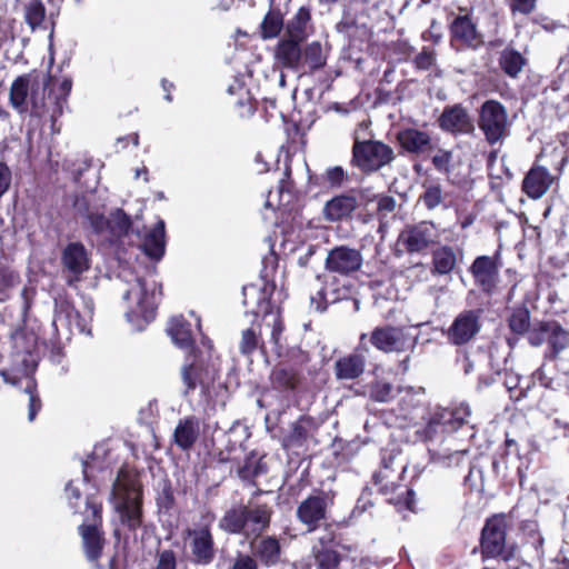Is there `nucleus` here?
Instances as JSON below:
<instances>
[{"instance_id": "nucleus-13", "label": "nucleus", "mask_w": 569, "mask_h": 569, "mask_svg": "<svg viewBox=\"0 0 569 569\" xmlns=\"http://www.w3.org/2000/svg\"><path fill=\"white\" fill-rule=\"evenodd\" d=\"M370 342L383 352H401L413 349L417 337L411 336L403 328L385 326L378 327L371 332Z\"/></svg>"}, {"instance_id": "nucleus-31", "label": "nucleus", "mask_w": 569, "mask_h": 569, "mask_svg": "<svg viewBox=\"0 0 569 569\" xmlns=\"http://www.w3.org/2000/svg\"><path fill=\"white\" fill-rule=\"evenodd\" d=\"M358 207V200L350 194H341L329 200L323 209L325 217L329 221L341 220L351 214Z\"/></svg>"}, {"instance_id": "nucleus-55", "label": "nucleus", "mask_w": 569, "mask_h": 569, "mask_svg": "<svg viewBox=\"0 0 569 569\" xmlns=\"http://www.w3.org/2000/svg\"><path fill=\"white\" fill-rule=\"evenodd\" d=\"M347 179V172L340 166L328 168L325 173V180L331 188H339Z\"/></svg>"}, {"instance_id": "nucleus-32", "label": "nucleus", "mask_w": 569, "mask_h": 569, "mask_svg": "<svg viewBox=\"0 0 569 569\" xmlns=\"http://www.w3.org/2000/svg\"><path fill=\"white\" fill-rule=\"evenodd\" d=\"M164 221L159 220L157 224L150 230L141 243L143 252L151 259L158 261L164 254L166 240H164Z\"/></svg>"}, {"instance_id": "nucleus-12", "label": "nucleus", "mask_w": 569, "mask_h": 569, "mask_svg": "<svg viewBox=\"0 0 569 569\" xmlns=\"http://www.w3.org/2000/svg\"><path fill=\"white\" fill-rule=\"evenodd\" d=\"M333 500L335 492L332 490H316L299 503L296 515L298 520L307 526L308 532L315 531L326 519Z\"/></svg>"}, {"instance_id": "nucleus-35", "label": "nucleus", "mask_w": 569, "mask_h": 569, "mask_svg": "<svg viewBox=\"0 0 569 569\" xmlns=\"http://www.w3.org/2000/svg\"><path fill=\"white\" fill-rule=\"evenodd\" d=\"M181 376L186 385V393L196 389L198 385H209L213 379L209 371L202 368V365L197 360L196 356L190 363L183 366Z\"/></svg>"}, {"instance_id": "nucleus-63", "label": "nucleus", "mask_w": 569, "mask_h": 569, "mask_svg": "<svg viewBox=\"0 0 569 569\" xmlns=\"http://www.w3.org/2000/svg\"><path fill=\"white\" fill-rule=\"evenodd\" d=\"M533 378L538 380L541 386L552 388V379L546 376L543 367H540L535 371Z\"/></svg>"}, {"instance_id": "nucleus-40", "label": "nucleus", "mask_w": 569, "mask_h": 569, "mask_svg": "<svg viewBox=\"0 0 569 569\" xmlns=\"http://www.w3.org/2000/svg\"><path fill=\"white\" fill-rule=\"evenodd\" d=\"M310 20V12L305 7H301L292 20L289 21L286 28V37L305 41L307 38V24Z\"/></svg>"}, {"instance_id": "nucleus-18", "label": "nucleus", "mask_w": 569, "mask_h": 569, "mask_svg": "<svg viewBox=\"0 0 569 569\" xmlns=\"http://www.w3.org/2000/svg\"><path fill=\"white\" fill-rule=\"evenodd\" d=\"M441 130L451 134H469L475 126L467 109L461 104L447 106L438 119Z\"/></svg>"}, {"instance_id": "nucleus-44", "label": "nucleus", "mask_w": 569, "mask_h": 569, "mask_svg": "<svg viewBox=\"0 0 569 569\" xmlns=\"http://www.w3.org/2000/svg\"><path fill=\"white\" fill-rule=\"evenodd\" d=\"M425 191L420 196V200L425 207L429 210H433L439 207L443 201L442 188L439 183L427 181L423 183Z\"/></svg>"}, {"instance_id": "nucleus-62", "label": "nucleus", "mask_w": 569, "mask_h": 569, "mask_svg": "<svg viewBox=\"0 0 569 569\" xmlns=\"http://www.w3.org/2000/svg\"><path fill=\"white\" fill-rule=\"evenodd\" d=\"M318 247L315 244H308L303 252L298 257V264L300 267H307L310 258L316 253Z\"/></svg>"}, {"instance_id": "nucleus-52", "label": "nucleus", "mask_w": 569, "mask_h": 569, "mask_svg": "<svg viewBox=\"0 0 569 569\" xmlns=\"http://www.w3.org/2000/svg\"><path fill=\"white\" fill-rule=\"evenodd\" d=\"M529 325L530 316L527 309L516 310L509 319V327L515 333L521 335L526 332L529 329Z\"/></svg>"}, {"instance_id": "nucleus-38", "label": "nucleus", "mask_w": 569, "mask_h": 569, "mask_svg": "<svg viewBox=\"0 0 569 569\" xmlns=\"http://www.w3.org/2000/svg\"><path fill=\"white\" fill-rule=\"evenodd\" d=\"M526 64L523 56L512 48H506L499 57V66L502 71L511 77L517 78Z\"/></svg>"}, {"instance_id": "nucleus-2", "label": "nucleus", "mask_w": 569, "mask_h": 569, "mask_svg": "<svg viewBox=\"0 0 569 569\" xmlns=\"http://www.w3.org/2000/svg\"><path fill=\"white\" fill-rule=\"evenodd\" d=\"M112 497L121 525L136 531L142 525V491L138 476L120 470L113 482Z\"/></svg>"}, {"instance_id": "nucleus-20", "label": "nucleus", "mask_w": 569, "mask_h": 569, "mask_svg": "<svg viewBox=\"0 0 569 569\" xmlns=\"http://www.w3.org/2000/svg\"><path fill=\"white\" fill-rule=\"evenodd\" d=\"M427 441L431 462L445 468L460 466L468 455L467 449H457L452 446L451 437L442 439L440 443L437 440Z\"/></svg>"}, {"instance_id": "nucleus-46", "label": "nucleus", "mask_w": 569, "mask_h": 569, "mask_svg": "<svg viewBox=\"0 0 569 569\" xmlns=\"http://www.w3.org/2000/svg\"><path fill=\"white\" fill-rule=\"evenodd\" d=\"M46 17L42 0H30L24 7V20L32 30L41 26Z\"/></svg>"}, {"instance_id": "nucleus-50", "label": "nucleus", "mask_w": 569, "mask_h": 569, "mask_svg": "<svg viewBox=\"0 0 569 569\" xmlns=\"http://www.w3.org/2000/svg\"><path fill=\"white\" fill-rule=\"evenodd\" d=\"M549 345L552 348L553 357L569 347V332L560 326L550 327Z\"/></svg>"}, {"instance_id": "nucleus-51", "label": "nucleus", "mask_w": 569, "mask_h": 569, "mask_svg": "<svg viewBox=\"0 0 569 569\" xmlns=\"http://www.w3.org/2000/svg\"><path fill=\"white\" fill-rule=\"evenodd\" d=\"M397 208V201L391 196H379L377 198V214L380 220L379 232L387 226L385 219L388 214L393 213Z\"/></svg>"}, {"instance_id": "nucleus-7", "label": "nucleus", "mask_w": 569, "mask_h": 569, "mask_svg": "<svg viewBox=\"0 0 569 569\" xmlns=\"http://www.w3.org/2000/svg\"><path fill=\"white\" fill-rule=\"evenodd\" d=\"M510 126L508 111L501 102L490 99L480 106L478 128L490 146L507 139L510 136Z\"/></svg>"}, {"instance_id": "nucleus-42", "label": "nucleus", "mask_w": 569, "mask_h": 569, "mask_svg": "<svg viewBox=\"0 0 569 569\" xmlns=\"http://www.w3.org/2000/svg\"><path fill=\"white\" fill-rule=\"evenodd\" d=\"M261 331L254 326L246 329L241 333L239 349L242 355L249 356L257 349H263V341L260 338Z\"/></svg>"}, {"instance_id": "nucleus-11", "label": "nucleus", "mask_w": 569, "mask_h": 569, "mask_svg": "<svg viewBox=\"0 0 569 569\" xmlns=\"http://www.w3.org/2000/svg\"><path fill=\"white\" fill-rule=\"evenodd\" d=\"M470 415L471 409L465 402L453 408H438L426 426V440H437L442 433L455 432L462 425L468 423Z\"/></svg>"}, {"instance_id": "nucleus-6", "label": "nucleus", "mask_w": 569, "mask_h": 569, "mask_svg": "<svg viewBox=\"0 0 569 569\" xmlns=\"http://www.w3.org/2000/svg\"><path fill=\"white\" fill-rule=\"evenodd\" d=\"M213 519L214 516L208 513L202 522L187 528L183 532L189 560L196 566H209L216 558L217 548L211 531Z\"/></svg>"}, {"instance_id": "nucleus-41", "label": "nucleus", "mask_w": 569, "mask_h": 569, "mask_svg": "<svg viewBox=\"0 0 569 569\" xmlns=\"http://www.w3.org/2000/svg\"><path fill=\"white\" fill-rule=\"evenodd\" d=\"M109 224L110 227H108L106 237L108 240L112 241L126 236L129 232L131 220L123 210L117 209L110 214Z\"/></svg>"}, {"instance_id": "nucleus-1", "label": "nucleus", "mask_w": 569, "mask_h": 569, "mask_svg": "<svg viewBox=\"0 0 569 569\" xmlns=\"http://www.w3.org/2000/svg\"><path fill=\"white\" fill-rule=\"evenodd\" d=\"M122 300L127 305L126 316L129 321L140 317L149 322L154 319L159 301L156 283H149L133 271L123 269L120 274Z\"/></svg>"}, {"instance_id": "nucleus-23", "label": "nucleus", "mask_w": 569, "mask_h": 569, "mask_svg": "<svg viewBox=\"0 0 569 569\" xmlns=\"http://www.w3.org/2000/svg\"><path fill=\"white\" fill-rule=\"evenodd\" d=\"M91 197L78 198L74 202L76 211L86 219L96 234L107 236L108 227H110L109 218L104 216L102 210L92 204Z\"/></svg>"}, {"instance_id": "nucleus-36", "label": "nucleus", "mask_w": 569, "mask_h": 569, "mask_svg": "<svg viewBox=\"0 0 569 569\" xmlns=\"http://www.w3.org/2000/svg\"><path fill=\"white\" fill-rule=\"evenodd\" d=\"M167 331L178 347L190 352L193 351V337L190 323H188L183 317L178 316L171 318Z\"/></svg>"}, {"instance_id": "nucleus-48", "label": "nucleus", "mask_w": 569, "mask_h": 569, "mask_svg": "<svg viewBox=\"0 0 569 569\" xmlns=\"http://www.w3.org/2000/svg\"><path fill=\"white\" fill-rule=\"evenodd\" d=\"M72 81L69 78L63 79L58 88L59 93L54 96V103L52 110L50 112V117L56 119L61 116L63 112V108L67 106L68 97L71 92Z\"/></svg>"}, {"instance_id": "nucleus-53", "label": "nucleus", "mask_w": 569, "mask_h": 569, "mask_svg": "<svg viewBox=\"0 0 569 569\" xmlns=\"http://www.w3.org/2000/svg\"><path fill=\"white\" fill-rule=\"evenodd\" d=\"M338 300L336 291L329 292L325 287H321L316 296L310 297V305L316 311H323L329 302Z\"/></svg>"}, {"instance_id": "nucleus-9", "label": "nucleus", "mask_w": 569, "mask_h": 569, "mask_svg": "<svg viewBox=\"0 0 569 569\" xmlns=\"http://www.w3.org/2000/svg\"><path fill=\"white\" fill-rule=\"evenodd\" d=\"M243 303L251 308V312L257 317L262 316V322L270 331V341L274 347H279L283 327L279 312L272 310L267 288L247 286L243 288Z\"/></svg>"}, {"instance_id": "nucleus-14", "label": "nucleus", "mask_w": 569, "mask_h": 569, "mask_svg": "<svg viewBox=\"0 0 569 569\" xmlns=\"http://www.w3.org/2000/svg\"><path fill=\"white\" fill-rule=\"evenodd\" d=\"M481 313L480 309L459 312L446 332L448 342L462 346L471 341L480 332Z\"/></svg>"}, {"instance_id": "nucleus-56", "label": "nucleus", "mask_w": 569, "mask_h": 569, "mask_svg": "<svg viewBox=\"0 0 569 569\" xmlns=\"http://www.w3.org/2000/svg\"><path fill=\"white\" fill-rule=\"evenodd\" d=\"M452 160V152L447 150H439L433 157H432V163L435 168L443 173H449L450 171V163Z\"/></svg>"}, {"instance_id": "nucleus-24", "label": "nucleus", "mask_w": 569, "mask_h": 569, "mask_svg": "<svg viewBox=\"0 0 569 569\" xmlns=\"http://www.w3.org/2000/svg\"><path fill=\"white\" fill-rule=\"evenodd\" d=\"M61 260L63 268L74 276L83 273L90 267L88 251L80 242L69 243L63 249Z\"/></svg>"}, {"instance_id": "nucleus-57", "label": "nucleus", "mask_w": 569, "mask_h": 569, "mask_svg": "<svg viewBox=\"0 0 569 569\" xmlns=\"http://www.w3.org/2000/svg\"><path fill=\"white\" fill-rule=\"evenodd\" d=\"M154 569H177V559L172 550H162L157 556Z\"/></svg>"}, {"instance_id": "nucleus-17", "label": "nucleus", "mask_w": 569, "mask_h": 569, "mask_svg": "<svg viewBox=\"0 0 569 569\" xmlns=\"http://www.w3.org/2000/svg\"><path fill=\"white\" fill-rule=\"evenodd\" d=\"M451 43L460 47L477 49L483 43V37L477 23L468 14L456 17L450 23Z\"/></svg>"}, {"instance_id": "nucleus-22", "label": "nucleus", "mask_w": 569, "mask_h": 569, "mask_svg": "<svg viewBox=\"0 0 569 569\" xmlns=\"http://www.w3.org/2000/svg\"><path fill=\"white\" fill-rule=\"evenodd\" d=\"M475 281L485 292L490 293L498 282L499 267L496 259L489 256L476 258L470 267Z\"/></svg>"}, {"instance_id": "nucleus-10", "label": "nucleus", "mask_w": 569, "mask_h": 569, "mask_svg": "<svg viewBox=\"0 0 569 569\" xmlns=\"http://www.w3.org/2000/svg\"><path fill=\"white\" fill-rule=\"evenodd\" d=\"M395 159L393 149L378 140L360 141L355 137L351 162L365 172L377 171Z\"/></svg>"}, {"instance_id": "nucleus-30", "label": "nucleus", "mask_w": 569, "mask_h": 569, "mask_svg": "<svg viewBox=\"0 0 569 569\" xmlns=\"http://www.w3.org/2000/svg\"><path fill=\"white\" fill-rule=\"evenodd\" d=\"M550 183V174L545 168H533L525 177L522 189L530 198L539 199L547 192Z\"/></svg>"}, {"instance_id": "nucleus-37", "label": "nucleus", "mask_w": 569, "mask_h": 569, "mask_svg": "<svg viewBox=\"0 0 569 569\" xmlns=\"http://www.w3.org/2000/svg\"><path fill=\"white\" fill-rule=\"evenodd\" d=\"M457 256L451 247L442 246L437 248L432 253L433 274H449L456 267Z\"/></svg>"}, {"instance_id": "nucleus-64", "label": "nucleus", "mask_w": 569, "mask_h": 569, "mask_svg": "<svg viewBox=\"0 0 569 569\" xmlns=\"http://www.w3.org/2000/svg\"><path fill=\"white\" fill-rule=\"evenodd\" d=\"M261 473L260 467L251 468L250 463H247L242 469H240V476L242 478L257 477Z\"/></svg>"}, {"instance_id": "nucleus-3", "label": "nucleus", "mask_w": 569, "mask_h": 569, "mask_svg": "<svg viewBox=\"0 0 569 569\" xmlns=\"http://www.w3.org/2000/svg\"><path fill=\"white\" fill-rule=\"evenodd\" d=\"M271 513L268 505H237L224 512L219 528L231 535L258 536L268 528Z\"/></svg>"}, {"instance_id": "nucleus-47", "label": "nucleus", "mask_w": 569, "mask_h": 569, "mask_svg": "<svg viewBox=\"0 0 569 569\" xmlns=\"http://www.w3.org/2000/svg\"><path fill=\"white\" fill-rule=\"evenodd\" d=\"M283 26L282 16L271 7L261 23V33L264 39L273 38L279 34Z\"/></svg>"}, {"instance_id": "nucleus-43", "label": "nucleus", "mask_w": 569, "mask_h": 569, "mask_svg": "<svg viewBox=\"0 0 569 569\" xmlns=\"http://www.w3.org/2000/svg\"><path fill=\"white\" fill-rule=\"evenodd\" d=\"M326 58L322 54V47L319 42L315 41L308 44L302 54L301 64L307 66L310 70H316L323 67Z\"/></svg>"}, {"instance_id": "nucleus-25", "label": "nucleus", "mask_w": 569, "mask_h": 569, "mask_svg": "<svg viewBox=\"0 0 569 569\" xmlns=\"http://www.w3.org/2000/svg\"><path fill=\"white\" fill-rule=\"evenodd\" d=\"M0 375L3 377L4 381L11 383L13 386L19 387L23 393L28 397L29 401V412L28 419L29 421H33L37 412L41 408V401L36 393L37 383L32 376L24 375L23 377L17 378L16 376H11L6 371H0Z\"/></svg>"}, {"instance_id": "nucleus-21", "label": "nucleus", "mask_w": 569, "mask_h": 569, "mask_svg": "<svg viewBox=\"0 0 569 569\" xmlns=\"http://www.w3.org/2000/svg\"><path fill=\"white\" fill-rule=\"evenodd\" d=\"M93 316V306L91 301H84L82 310L70 306L69 303L61 305L57 318L58 320L64 318L70 327V330L77 329L80 333L91 335V320Z\"/></svg>"}, {"instance_id": "nucleus-33", "label": "nucleus", "mask_w": 569, "mask_h": 569, "mask_svg": "<svg viewBox=\"0 0 569 569\" xmlns=\"http://www.w3.org/2000/svg\"><path fill=\"white\" fill-rule=\"evenodd\" d=\"M79 532L82 538L83 548L88 560H98L102 551L103 538L97 523L94 522L92 525H81L79 527Z\"/></svg>"}, {"instance_id": "nucleus-49", "label": "nucleus", "mask_w": 569, "mask_h": 569, "mask_svg": "<svg viewBox=\"0 0 569 569\" xmlns=\"http://www.w3.org/2000/svg\"><path fill=\"white\" fill-rule=\"evenodd\" d=\"M395 396L393 386L385 380H377L370 387V398L377 402H389Z\"/></svg>"}, {"instance_id": "nucleus-54", "label": "nucleus", "mask_w": 569, "mask_h": 569, "mask_svg": "<svg viewBox=\"0 0 569 569\" xmlns=\"http://www.w3.org/2000/svg\"><path fill=\"white\" fill-rule=\"evenodd\" d=\"M538 0H507V6L512 16H529L537 8Z\"/></svg>"}, {"instance_id": "nucleus-34", "label": "nucleus", "mask_w": 569, "mask_h": 569, "mask_svg": "<svg viewBox=\"0 0 569 569\" xmlns=\"http://www.w3.org/2000/svg\"><path fill=\"white\" fill-rule=\"evenodd\" d=\"M253 555L267 567L276 566L280 561L281 547L279 540L268 536L253 545Z\"/></svg>"}, {"instance_id": "nucleus-19", "label": "nucleus", "mask_w": 569, "mask_h": 569, "mask_svg": "<svg viewBox=\"0 0 569 569\" xmlns=\"http://www.w3.org/2000/svg\"><path fill=\"white\" fill-rule=\"evenodd\" d=\"M436 226L430 221H421L407 227L400 236L408 252H420L427 249L437 239Z\"/></svg>"}, {"instance_id": "nucleus-16", "label": "nucleus", "mask_w": 569, "mask_h": 569, "mask_svg": "<svg viewBox=\"0 0 569 569\" xmlns=\"http://www.w3.org/2000/svg\"><path fill=\"white\" fill-rule=\"evenodd\" d=\"M366 338L367 335L362 333L355 351L335 362V375L338 380H355L363 373L369 351L365 343Z\"/></svg>"}, {"instance_id": "nucleus-59", "label": "nucleus", "mask_w": 569, "mask_h": 569, "mask_svg": "<svg viewBox=\"0 0 569 569\" xmlns=\"http://www.w3.org/2000/svg\"><path fill=\"white\" fill-rule=\"evenodd\" d=\"M11 183V170L9 167L0 162V198L7 192Z\"/></svg>"}, {"instance_id": "nucleus-28", "label": "nucleus", "mask_w": 569, "mask_h": 569, "mask_svg": "<svg viewBox=\"0 0 569 569\" xmlns=\"http://www.w3.org/2000/svg\"><path fill=\"white\" fill-rule=\"evenodd\" d=\"M200 421L191 416L179 421L173 432L174 443L182 450L190 449L198 440Z\"/></svg>"}, {"instance_id": "nucleus-26", "label": "nucleus", "mask_w": 569, "mask_h": 569, "mask_svg": "<svg viewBox=\"0 0 569 569\" xmlns=\"http://www.w3.org/2000/svg\"><path fill=\"white\" fill-rule=\"evenodd\" d=\"M397 140L401 148L409 153H423L431 148V138L428 132L413 128L400 130Z\"/></svg>"}, {"instance_id": "nucleus-39", "label": "nucleus", "mask_w": 569, "mask_h": 569, "mask_svg": "<svg viewBox=\"0 0 569 569\" xmlns=\"http://www.w3.org/2000/svg\"><path fill=\"white\" fill-rule=\"evenodd\" d=\"M271 381L276 389L291 390L296 388L299 381V376L292 367L282 365L272 370Z\"/></svg>"}, {"instance_id": "nucleus-27", "label": "nucleus", "mask_w": 569, "mask_h": 569, "mask_svg": "<svg viewBox=\"0 0 569 569\" xmlns=\"http://www.w3.org/2000/svg\"><path fill=\"white\" fill-rule=\"evenodd\" d=\"M303 41L283 36L276 49V59L286 68L298 69L301 66Z\"/></svg>"}, {"instance_id": "nucleus-4", "label": "nucleus", "mask_w": 569, "mask_h": 569, "mask_svg": "<svg viewBox=\"0 0 569 569\" xmlns=\"http://www.w3.org/2000/svg\"><path fill=\"white\" fill-rule=\"evenodd\" d=\"M406 469L407 465L398 460L396 456H383L380 469L373 475V481L375 485L378 486L380 493L390 496L387 498L388 502L411 509L415 496L413 491L398 483V480L401 479Z\"/></svg>"}, {"instance_id": "nucleus-15", "label": "nucleus", "mask_w": 569, "mask_h": 569, "mask_svg": "<svg viewBox=\"0 0 569 569\" xmlns=\"http://www.w3.org/2000/svg\"><path fill=\"white\" fill-rule=\"evenodd\" d=\"M362 262L360 250L349 246H337L328 251L325 268L331 273L350 276L360 270Z\"/></svg>"}, {"instance_id": "nucleus-58", "label": "nucleus", "mask_w": 569, "mask_h": 569, "mask_svg": "<svg viewBox=\"0 0 569 569\" xmlns=\"http://www.w3.org/2000/svg\"><path fill=\"white\" fill-rule=\"evenodd\" d=\"M231 569H258V565L251 556L239 553Z\"/></svg>"}, {"instance_id": "nucleus-5", "label": "nucleus", "mask_w": 569, "mask_h": 569, "mask_svg": "<svg viewBox=\"0 0 569 569\" xmlns=\"http://www.w3.org/2000/svg\"><path fill=\"white\" fill-rule=\"evenodd\" d=\"M44 87L38 77L22 74L16 78L10 87L9 100L11 107L19 113L30 112L42 117L49 109L44 102Z\"/></svg>"}, {"instance_id": "nucleus-45", "label": "nucleus", "mask_w": 569, "mask_h": 569, "mask_svg": "<svg viewBox=\"0 0 569 569\" xmlns=\"http://www.w3.org/2000/svg\"><path fill=\"white\" fill-rule=\"evenodd\" d=\"M20 281L19 274L9 267L0 263V302H4L10 297V290Z\"/></svg>"}, {"instance_id": "nucleus-8", "label": "nucleus", "mask_w": 569, "mask_h": 569, "mask_svg": "<svg viewBox=\"0 0 569 569\" xmlns=\"http://www.w3.org/2000/svg\"><path fill=\"white\" fill-rule=\"evenodd\" d=\"M507 520L497 515L488 519L481 531V553L483 558H499L508 561L515 555V545L507 539Z\"/></svg>"}, {"instance_id": "nucleus-61", "label": "nucleus", "mask_w": 569, "mask_h": 569, "mask_svg": "<svg viewBox=\"0 0 569 569\" xmlns=\"http://www.w3.org/2000/svg\"><path fill=\"white\" fill-rule=\"evenodd\" d=\"M550 331V327L543 325L540 330L531 331L528 336V341L531 346L538 347L545 341V333Z\"/></svg>"}, {"instance_id": "nucleus-29", "label": "nucleus", "mask_w": 569, "mask_h": 569, "mask_svg": "<svg viewBox=\"0 0 569 569\" xmlns=\"http://www.w3.org/2000/svg\"><path fill=\"white\" fill-rule=\"evenodd\" d=\"M310 558L313 559L316 569H339L342 560L341 555L329 547L325 538H320L311 547Z\"/></svg>"}, {"instance_id": "nucleus-60", "label": "nucleus", "mask_w": 569, "mask_h": 569, "mask_svg": "<svg viewBox=\"0 0 569 569\" xmlns=\"http://www.w3.org/2000/svg\"><path fill=\"white\" fill-rule=\"evenodd\" d=\"M433 61H435L433 53L428 50H423L415 59L417 67L420 69L430 68L432 66Z\"/></svg>"}]
</instances>
